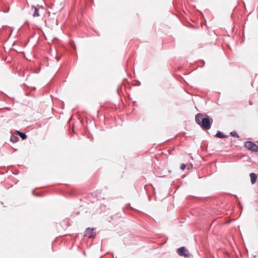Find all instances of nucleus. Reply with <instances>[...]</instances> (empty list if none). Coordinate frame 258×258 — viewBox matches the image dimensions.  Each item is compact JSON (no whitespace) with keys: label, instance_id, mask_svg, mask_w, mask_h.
Segmentation results:
<instances>
[{"label":"nucleus","instance_id":"nucleus-1","mask_svg":"<svg viewBox=\"0 0 258 258\" xmlns=\"http://www.w3.org/2000/svg\"><path fill=\"white\" fill-rule=\"evenodd\" d=\"M196 122L204 130H208L213 123V119L206 114L198 113L195 117Z\"/></svg>","mask_w":258,"mask_h":258},{"label":"nucleus","instance_id":"nucleus-2","mask_svg":"<svg viewBox=\"0 0 258 258\" xmlns=\"http://www.w3.org/2000/svg\"><path fill=\"white\" fill-rule=\"evenodd\" d=\"M244 146L249 150L252 152H258V146L251 141H247L244 143Z\"/></svg>","mask_w":258,"mask_h":258},{"label":"nucleus","instance_id":"nucleus-3","mask_svg":"<svg viewBox=\"0 0 258 258\" xmlns=\"http://www.w3.org/2000/svg\"><path fill=\"white\" fill-rule=\"evenodd\" d=\"M177 252L180 256H184L185 257H189L190 256L188 250L184 247H180L177 249Z\"/></svg>","mask_w":258,"mask_h":258},{"label":"nucleus","instance_id":"nucleus-4","mask_svg":"<svg viewBox=\"0 0 258 258\" xmlns=\"http://www.w3.org/2000/svg\"><path fill=\"white\" fill-rule=\"evenodd\" d=\"M94 228H88L85 231L84 236H87L89 238H92L94 237Z\"/></svg>","mask_w":258,"mask_h":258},{"label":"nucleus","instance_id":"nucleus-5","mask_svg":"<svg viewBox=\"0 0 258 258\" xmlns=\"http://www.w3.org/2000/svg\"><path fill=\"white\" fill-rule=\"evenodd\" d=\"M249 176L250 177L251 183L252 184H254L255 182L257 179L256 174L254 173H251L249 174Z\"/></svg>","mask_w":258,"mask_h":258},{"label":"nucleus","instance_id":"nucleus-6","mask_svg":"<svg viewBox=\"0 0 258 258\" xmlns=\"http://www.w3.org/2000/svg\"><path fill=\"white\" fill-rule=\"evenodd\" d=\"M216 136L218 138H227V136L224 135L222 132L219 131L217 132V133L216 135Z\"/></svg>","mask_w":258,"mask_h":258},{"label":"nucleus","instance_id":"nucleus-7","mask_svg":"<svg viewBox=\"0 0 258 258\" xmlns=\"http://www.w3.org/2000/svg\"><path fill=\"white\" fill-rule=\"evenodd\" d=\"M32 8L34 9V12L33 14V16L34 17H38L39 16V13H38V10L37 8H36L34 6H32Z\"/></svg>","mask_w":258,"mask_h":258},{"label":"nucleus","instance_id":"nucleus-8","mask_svg":"<svg viewBox=\"0 0 258 258\" xmlns=\"http://www.w3.org/2000/svg\"><path fill=\"white\" fill-rule=\"evenodd\" d=\"M18 134L19 136L22 139V140H25L27 138V136L25 135V134L18 131Z\"/></svg>","mask_w":258,"mask_h":258},{"label":"nucleus","instance_id":"nucleus-9","mask_svg":"<svg viewBox=\"0 0 258 258\" xmlns=\"http://www.w3.org/2000/svg\"><path fill=\"white\" fill-rule=\"evenodd\" d=\"M230 135L233 137H235V138H238L239 137V136H238V134L235 131H233V132H231L230 133Z\"/></svg>","mask_w":258,"mask_h":258},{"label":"nucleus","instance_id":"nucleus-10","mask_svg":"<svg viewBox=\"0 0 258 258\" xmlns=\"http://www.w3.org/2000/svg\"><path fill=\"white\" fill-rule=\"evenodd\" d=\"M18 139V138L16 137H11L10 140L11 142L15 143L17 141Z\"/></svg>","mask_w":258,"mask_h":258},{"label":"nucleus","instance_id":"nucleus-11","mask_svg":"<svg viewBox=\"0 0 258 258\" xmlns=\"http://www.w3.org/2000/svg\"><path fill=\"white\" fill-rule=\"evenodd\" d=\"M186 168V165L185 164H182L181 165V167H180V169L182 170H183L185 169Z\"/></svg>","mask_w":258,"mask_h":258},{"label":"nucleus","instance_id":"nucleus-12","mask_svg":"<svg viewBox=\"0 0 258 258\" xmlns=\"http://www.w3.org/2000/svg\"><path fill=\"white\" fill-rule=\"evenodd\" d=\"M9 9L6 10H3V12H4V13H8L9 12Z\"/></svg>","mask_w":258,"mask_h":258},{"label":"nucleus","instance_id":"nucleus-13","mask_svg":"<svg viewBox=\"0 0 258 258\" xmlns=\"http://www.w3.org/2000/svg\"><path fill=\"white\" fill-rule=\"evenodd\" d=\"M192 165L191 164L188 165V169H189L190 167H191Z\"/></svg>","mask_w":258,"mask_h":258}]
</instances>
